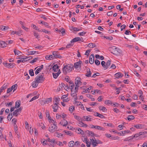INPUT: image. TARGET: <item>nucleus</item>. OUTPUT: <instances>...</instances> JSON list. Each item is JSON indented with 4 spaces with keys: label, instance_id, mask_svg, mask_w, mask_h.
I'll use <instances>...</instances> for the list:
<instances>
[{
    "label": "nucleus",
    "instance_id": "58",
    "mask_svg": "<svg viewBox=\"0 0 147 147\" xmlns=\"http://www.w3.org/2000/svg\"><path fill=\"white\" fill-rule=\"evenodd\" d=\"M6 42L7 45L12 43L13 42V41L12 40H9L8 41H7Z\"/></svg>",
    "mask_w": 147,
    "mask_h": 147
},
{
    "label": "nucleus",
    "instance_id": "38",
    "mask_svg": "<svg viewBox=\"0 0 147 147\" xmlns=\"http://www.w3.org/2000/svg\"><path fill=\"white\" fill-rule=\"evenodd\" d=\"M105 136L107 137L111 138V139H113L114 138L113 137L111 136V134H105Z\"/></svg>",
    "mask_w": 147,
    "mask_h": 147
},
{
    "label": "nucleus",
    "instance_id": "36",
    "mask_svg": "<svg viewBox=\"0 0 147 147\" xmlns=\"http://www.w3.org/2000/svg\"><path fill=\"white\" fill-rule=\"evenodd\" d=\"M121 132L122 134H123V136H124V134L125 133H131V131L129 130L122 131Z\"/></svg>",
    "mask_w": 147,
    "mask_h": 147
},
{
    "label": "nucleus",
    "instance_id": "18",
    "mask_svg": "<svg viewBox=\"0 0 147 147\" xmlns=\"http://www.w3.org/2000/svg\"><path fill=\"white\" fill-rule=\"evenodd\" d=\"M38 84L39 83L37 82L34 80V81L32 82V86L33 88H35L37 86Z\"/></svg>",
    "mask_w": 147,
    "mask_h": 147
},
{
    "label": "nucleus",
    "instance_id": "8",
    "mask_svg": "<svg viewBox=\"0 0 147 147\" xmlns=\"http://www.w3.org/2000/svg\"><path fill=\"white\" fill-rule=\"evenodd\" d=\"M59 68V66L57 65H55L52 67V70L55 72H57L56 74H61V71Z\"/></svg>",
    "mask_w": 147,
    "mask_h": 147
},
{
    "label": "nucleus",
    "instance_id": "32",
    "mask_svg": "<svg viewBox=\"0 0 147 147\" xmlns=\"http://www.w3.org/2000/svg\"><path fill=\"white\" fill-rule=\"evenodd\" d=\"M135 117L134 116L132 115H129L127 117V119L129 121H131V120L134 119Z\"/></svg>",
    "mask_w": 147,
    "mask_h": 147
},
{
    "label": "nucleus",
    "instance_id": "39",
    "mask_svg": "<svg viewBox=\"0 0 147 147\" xmlns=\"http://www.w3.org/2000/svg\"><path fill=\"white\" fill-rule=\"evenodd\" d=\"M99 108L100 110H101L103 111H107V109L105 107H101L100 106L99 107Z\"/></svg>",
    "mask_w": 147,
    "mask_h": 147
},
{
    "label": "nucleus",
    "instance_id": "59",
    "mask_svg": "<svg viewBox=\"0 0 147 147\" xmlns=\"http://www.w3.org/2000/svg\"><path fill=\"white\" fill-rule=\"evenodd\" d=\"M140 135L139 134V133H137L135 134L134 136H132V138H131V139L132 140L133 139V138H137L138 136H139Z\"/></svg>",
    "mask_w": 147,
    "mask_h": 147
},
{
    "label": "nucleus",
    "instance_id": "56",
    "mask_svg": "<svg viewBox=\"0 0 147 147\" xmlns=\"http://www.w3.org/2000/svg\"><path fill=\"white\" fill-rule=\"evenodd\" d=\"M125 34L126 35H129L131 34V32L130 31L127 30L125 31Z\"/></svg>",
    "mask_w": 147,
    "mask_h": 147
},
{
    "label": "nucleus",
    "instance_id": "50",
    "mask_svg": "<svg viewBox=\"0 0 147 147\" xmlns=\"http://www.w3.org/2000/svg\"><path fill=\"white\" fill-rule=\"evenodd\" d=\"M24 59H25L24 58H23V59H22L18 60L17 61V63H19L20 62H25V61L24 60Z\"/></svg>",
    "mask_w": 147,
    "mask_h": 147
},
{
    "label": "nucleus",
    "instance_id": "17",
    "mask_svg": "<svg viewBox=\"0 0 147 147\" xmlns=\"http://www.w3.org/2000/svg\"><path fill=\"white\" fill-rule=\"evenodd\" d=\"M91 116L90 115H89L88 116H84V118L85 120H84L86 121H92V119L90 117H91Z\"/></svg>",
    "mask_w": 147,
    "mask_h": 147
},
{
    "label": "nucleus",
    "instance_id": "13",
    "mask_svg": "<svg viewBox=\"0 0 147 147\" xmlns=\"http://www.w3.org/2000/svg\"><path fill=\"white\" fill-rule=\"evenodd\" d=\"M52 100V98H47L45 100L42 101V102H43V103H42V104L43 105H44L46 104H49V103L51 102Z\"/></svg>",
    "mask_w": 147,
    "mask_h": 147
},
{
    "label": "nucleus",
    "instance_id": "10",
    "mask_svg": "<svg viewBox=\"0 0 147 147\" xmlns=\"http://www.w3.org/2000/svg\"><path fill=\"white\" fill-rule=\"evenodd\" d=\"M4 65L6 67L9 68H11L13 67L15 65V64L14 63H3Z\"/></svg>",
    "mask_w": 147,
    "mask_h": 147
},
{
    "label": "nucleus",
    "instance_id": "21",
    "mask_svg": "<svg viewBox=\"0 0 147 147\" xmlns=\"http://www.w3.org/2000/svg\"><path fill=\"white\" fill-rule=\"evenodd\" d=\"M144 125L142 124L134 125V127L137 129H142L143 128Z\"/></svg>",
    "mask_w": 147,
    "mask_h": 147
},
{
    "label": "nucleus",
    "instance_id": "9",
    "mask_svg": "<svg viewBox=\"0 0 147 147\" xmlns=\"http://www.w3.org/2000/svg\"><path fill=\"white\" fill-rule=\"evenodd\" d=\"M22 109L23 107H21L18 109L16 110L13 113V115L17 117L18 115H20V113L18 112H21Z\"/></svg>",
    "mask_w": 147,
    "mask_h": 147
},
{
    "label": "nucleus",
    "instance_id": "34",
    "mask_svg": "<svg viewBox=\"0 0 147 147\" xmlns=\"http://www.w3.org/2000/svg\"><path fill=\"white\" fill-rule=\"evenodd\" d=\"M69 83L70 84V85L71 86L70 89H73V88L74 87L75 85L73 82L71 81H70L69 82Z\"/></svg>",
    "mask_w": 147,
    "mask_h": 147
},
{
    "label": "nucleus",
    "instance_id": "16",
    "mask_svg": "<svg viewBox=\"0 0 147 147\" xmlns=\"http://www.w3.org/2000/svg\"><path fill=\"white\" fill-rule=\"evenodd\" d=\"M61 125L63 126H65L68 124V122L65 119H63L61 122L59 123Z\"/></svg>",
    "mask_w": 147,
    "mask_h": 147
},
{
    "label": "nucleus",
    "instance_id": "62",
    "mask_svg": "<svg viewBox=\"0 0 147 147\" xmlns=\"http://www.w3.org/2000/svg\"><path fill=\"white\" fill-rule=\"evenodd\" d=\"M106 66H107L108 67L110 66L111 64V61L110 60H108L106 63Z\"/></svg>",
    "mask_w": 147,
    "mask_h": 147
},
{
    "label": "nucleus",
    "instance_id": "5",
    "mask_svg": "<svg viewBox=\"0 0 147 147\" xmlns=\"http://www.w3.org/2000/svg\"><path fill=\"white\" fill-rule=\"evenodd\" d=\"M90 140L92 141V145L94 147L96 146L97 144H102V142L100 140H96L94 137V138H92V139H90Z\"/></svg>",
    "mask_w": 147,
    "mask_h": 147
},
{
    "label": "nucleus",
    "instance_id": "20",
    "mask_svg": "<svg viewBox=\"0 0 147 147\" xmlns=\"http://www.w3.org/2000/svg\"><path fill=\"white\" fill-rule=\"evenodd\" d=\"M6 46V42L3 41H0V47H4Z\"/></svg>",
    "mask_w": 147,
    "mask_h": 147
},
{
    "label": "nucleus",
    "instance_id": "6",
    "mask_svg": "<svg viewBox=\"0 0 147 147\" xmlns=\"http://www.w3.org/2000/svg\"><path fill=\"white\" fill-rule=\"evenodd\" d=\"M81 79L79 77H77L75 80V84L78 88L82 85V82L81 81Z\"/></svg>",
    "mask_w": 147,
    "mask_h": 147
},
{
    "label": "nucleus",
    "instance_id": "55",
    "mask_svg": "<svg viewBox=\"0 0 147 147\" xmlns=\"http://www.w3.org/2000/svg\"><path fill=\"white\" fill-rule=\"evenodd\" d=\"M38 58H35L34 59L30 61V63H34V62L38 60Z\"/></svg>",
    "mask_w": 147,
    "mask_h": 147
},
{
    "label": "nucleus",
    "instance_id": "15",
    "mask_svg": "<svg viewBox=\"0 0 147 147\" xmlns=\"http://www.w3.org/2000/svg\"><path fill=\"white\" fill-rule=\"evenodd\" d=\"M82 40V39H81V38L79 37L75 38L72 39L70 42L72 43L73 42H76L78 41H81L82 42L83 41Z\"/></svg>",
    "mask_w": 147,
    "mask_h": 147
},
{
    "label": "nucleus",
    "instance_id": "61",
    "mask_svg": "<svg viewBox=\"0 0 147 147\" xmlns=\"http://www.w3.org/2000/svg\"><path fill=\"white\" fill-rule=\"evenodd\" d=\"M65 80L67 82H69L70 81V78L69 76H66L65 78Z\"/></svg>",
    "mask_w": 147,
    "mask_h": 147
},
{
    "label": "nucleus",
    "instance_id": "27",
    "mask_svg": "<svg viewBox=\"0 0 147 147\" xmlns=\"http://www.w3.org/2000/svg\"><path fill=\"white\" fill-rule=\"evenodd\" d=\"M92 88V86H90V87L88 88L87 89H84V91H83L82 93V94H84V92H86V93H89V90H90Z\"/></svg>",
    "mask_w": 147,
    "mask_h": 147
},
{
    "label": "nucleus",
    "instance_id": "43",
    "mask_svg": "<svg viewBox=\"0 0 147 147\" xmlns=\"http://www.w3.org/2000/svg\"><path fill=\"white\" fill-rule=\"evenodd\" d=\"M84 139L82 138L83 142L86 143V144H87V143H88V141L87 140V138L86 136H83Z\"/></svg>",
    "mask_w": 147,
    "mask_h": 147
},
{
    "label": "nucleus",
    "instance_id": "46",
    "mask_svg": "<svg viewBox=\"0 0 147 147\" xmlns=\"http://www.w3.org/2000/svg\"><path fill=\"white\" fill-rule=\"evenodd\" d=\"M105 104L112 105L113 103L112 101L109 100H106L105 103Z\"/></svg>",
    "mask_w": 147,
    "mask_h": 147
},
{
    "label": "nucleus",
    "instance_id": "1",
    "mask_svg": "<svg viewBox=\"0 0 147 147\" xmlns=\"http://www.w3.org/2000/svg\"><path fill=\"white\" fill-rule=\"evenodd\" d=\"M74 66L72 64H68L64 65V67L62 69L63 73H64L70 72L74 68Z\"/></svg>",
    "mask_w": 147,
    "mask_h": 147
},
{
    "label": "nucleus",
    "instance_id": "33",
    "mask_svg": "<svg viewBox=\"0 0 147 147\" xmlns=\"http://www.w3.org/2000/svg\"><path fill=\"white\" fill-rule=\"evenodd\" d=\"M12 115H13L12 113H10L9 114V115H8L7 117V118H9V119H8V120H9L10 121L11 120L12 118L13 117V116Z\"/></svg>",
    "mask_w": 147,
    "mask_h": 147
},
{
    "label": "nucleus",
    "instance_id": "51",
    "mask_svg": "<svg viewBox=\"0 0 147 147\" xmlns=\"http://www.w3.org/2000/svg\"><path fill=\"white\" fill-rule=\"evenodd\" d=\"M75 107L74 106H71L69 108V110L70 112H72L74 109Z\"/></svg>",
    "mask_w": 147,
    "mask_h": 147
},
{
    "label": "nucleus",
    "instance_id": "57",
    "mask_svg": "<svg viewBox=\"0 0 147 147\" xmlns=\"http://www.w3.org/2000/svg\"><path fill=\"white\" fill-rule=\"evenodd\" d=\"M60 100V99L59 98H56L55 99V101L56 102V103L57 104H59V101Z\"/></svg>",
    "mask_w": 147,
    "mask_h": 147
},
{
    "label": "nucleus",
    "instance_id": "7",
    "mask_svg": "<svg viewBox=\"0 0 147 147\" xmlns=\"http://www.w3.org/2000/svg\"><path fill=\"white\" fill-rule=\"evenodd\" d=\"M57 127L54 124H51L50 127H49V130L51 132L53 133L57 130Z\"/></svg>",
    "mask_w": 147,
    "mask_h": 147
},
{
    "label": "nucleus",
    "instance_id": "19",
    "mask_svg": "<svg viewBox=\"0 0 147 147\" xmlns=\"http://www.w3.org/2000/svg\"><path fill=\"white\" fill-rule=\"evenodd\" d=\"M21 101L20 100H18L16 102L15 108L16 109L18 108L20 106Z\"/></svg>",
    "mask_w": 147,
    "mask_h": 147
},
{
    "label": "nucleus",
    "instance_id": "49",
    "mask_svg": "<svg viewBox=\"0 0 147 147\" xmlns=\"http://www.w3.org/2000/svg\"><path fill=\"white\" fill-rule=\"evenodd\" d=\"M62 57L60 55V54L57 53V55L55 56L54 58H61Z\"/></svg>",
    "mask_w": 147,
    "mask_h": 147
},
{
    "label": "nucleus",
    "instance_id": "37",
    "mask_svg": "<svg viewBox=\"0 0 147 147\" xmlns=\"http://www.w3.org/2000/svg\"><path fill=\"white\" fill-rule=\"evenodd\" d=\"M74 118L76 119L79 122H80L81 121H82V119L79 116L75 115L74 116Z\"/></svg>",
    "mask_w": 147,
    "mask_h": 147
},
{
    "label": "nucleus",
    "instance_id": "28",
    "mask_svg": "<svg viewBox=\"0 0 147 147\" xmlns=\"http://www.w3.org/2000/svg\"><path fill=\"white\" fill-rule=\"evenodd\" d=\"M85 132L87 134H88L89 136H93L94 133L92 131L88 130H86L85 131Z\"/></svg>",
    "mask_w": 147,
    "mask_h": 147
},
{
    "label": "nucleus",
    "instance_id": "26",
    "mask_svg": "<svg viewBox=\"0 0 147 147\" xmlns=\"http://www.w3.org/2000/svg\"><path fill=\"white\" fill-rule=\"evenodd\" d=\"M94 127H95L96 129H97L100 130L104 131L105 129V128L103 127L95 125L94 126Z\"/></svg>",
    "mask_w": 147,
    "mask_h": 147
},
{
    "label": "nucleus",
    "instance_id": "35",
    "mask_svg": "<svg viewBox=\"0 0 147 147\" xmlns=\"http://www.w3.org/2000/svg\"><path fill=\"white\" fill-rule=\"evenodd\" d=\"M115 77L118 78L122 77L123 76V74H115Z\"/></svg>",
    "mask_w": 147,
    "mask_h": 147
},
{
    "label": "nucleus",
    "instance_id": "60",
    "mask_svg": "<svg viewBox=\"0 0 147 147\" xmlns=\"http://www.w3.org/2000/svg\"><path fill=\"white\" fill-rule=\"evenodd\" d=\"M95 63L97 65H98L100 64V61L96 59L95 60Z\"/></svg>",
    "mask_w": 147,
    "mask_h": 147
},
{
    "label": "nucleus",
    "instance_id": "12",
    "mask_svg": "<svg viewBox=\"0 0 147 147\" xmlns=\"http://www.w3.org/2000/svg\"><path fill=\"white\" fill-rule=\"evenodd\" d=\"M94 55L92 54L90 56L89 59V63L91 64H92L94 63Z\"/></svg>",
    "mask_w": 147,
    "mask_h": 147
},
{
    "label": "nucleus",
    "instance_id": "3",
    "mask_svg": "<svg viewBox=\"0 0 147 147\" xmlns=\"http://www.w3.org/2000/svg\"><path fill=\"white\" fill-rule=\"evenodd\" d=\"M45 79V78L44 77L43 75L38 74L35 78L34 80L39 83L42 82L44 81Z\"/></svg>",
    "mask_w": 147,
    "mask_h": 147
},
{
    "label": "nucleus",
    "instance_id": "4",
    "mask_svg": "<svg viewBox=\"0 0 147 147\" xmlns=\"http://www.w3.org/2000/svg\"><path fill=\"white\" fill-rule=\"evenodd\" d=\"M82 63V61H80L74 63V67L75 69L77 70H79L81 69V65Z\"/></svg>",
    "mask_w": 147,
    "mask_h": 147
},
{
    "label": "nucleus",
    "instance_id": "48",
    "mask_svg": "<svg viewBox=\"0 0 147 147\" xmlns=\"http://www.w3.org/2000/svg\"><path fill=\"white\" fill-rule=\"evenodd\" d=\"M104 37L109 40H112L113 39V37L112 36L110 37L104 36Z\"/></svg>",
    "mask_w": 147,
    "mask_h": 147
},
{
    "label": "nucleus",
    "instance_id": "42",
    "mask_svg": "<svg viewBox=\"0 0 147 147\" xmlns=\"http://www.w3.org/2000/svg\"><path fill=\"white\" fill-rule=\"evenodd\" d=\"M17 88V84H14V85H13L11 87V88L12 89V90H13V91L16 90V88Z\"/></svg>",
    "mask_w": 147,
    "mask_h": 147
},
{
    "label": "nucleus",
    "instance_id": "44",
    "mask_svg": "<svg viewBox=\"0 0 147 147\" xmlns=\"http://www.w3.org/2000/svg\"><path fill=\"white\" fill-rule=\"evenodd\" d=\"M36 51H31L28 52V55H32L35 54Z\"/></svg>",
    "mask_w": 147,
    "mask_h": 147
},
{
    "label": "nucleus",
    "instance_id": "23",
    "mask_svg": "<svg viewBox=\"0 0 147 147\" xmlns=\"http://www.w3.org/2000/svg\"><path fill=\"white\" fill-rule=\"evenodd\" d=\"M55 30L57 31L58 33L61 32V34H62L65 32V30L63 28H62L61 30L57 28L55 29Z\"/></svg>",
    "mask_w": 147,
    "mask_h": 147
},
{
    "label": "nucleus",
    "instance_id": "64",
    "mask_svg": "<svg viewBox=\"0 0 147 147\" xmlns=\"http://www.w3.org/2000/svg\"><path fill=\"white\" fill-rule=\"evenodd\" d=\"M126 27V25L125 24L122 25L121 26V31H122L123 29H125Z\"/></svg>",
    "mask_w": 147,
    "mask_h": 147
},
{
    "label": "nucleus",
    "instance_id": "31",
    "mask_svg": "<svg viewBox=\"0 0 147 147\" xmlns=\"http://www.w3.org/2000/svg\"><path fill=\"white\" fill-rule=\"evenodd\" d=\"M14 52L15 55H19L22 54V53L19 50L17 51L16 49H15L14 50Z\"/></svg>",
    "mask_w": 147,
    "mask_h": 147
},
{
    "label": "nucleus",
    "instance_id": "14",
    "mask_svg": "<svg viewBox=\"0 0 147 147\" xmlns=\"http://www.w3.org/2000/svg\"><path fill=\"white\" fill-rule=\"evenodd\" d=\"M58 104L55 103L52 106V108L53 109V111L54 112H56L57 110L58 109L59 106Z\"/></svg>",
    "mask_w": 147,
    "mask_h": 147
},
{
    "label": "nucleus",
    "instance_id": "41",
    "mask_svg": "<svg viewBox=\"0 0 147 147\" xmlns=\"http://www.w3.org/2000/svg\"><path fill=\"white\" fill-rule=\"evenodd\" d=\"M64 132L65 134H67V135H69L70 136H71L72 135V133L70 131L65 130L64 131Z\"/></svg>",
    "mask_w": 147,
    "mask_h": 147
},
{
    "label": "nucleus",
    "instance_id": "30",
    "mask_svg": "<svg viewBox=\"0 0 147 147\" xmlns=\"http://www.w3.org/2000/svg\"><path fill=\"white\" fill-rule=\"evenodd\" d=\"M96 46V45L95 44L92 43H89L88 45V47H90L91 48H93Z\"/></svg>",
    "mask_w": 147,
    "mask_h": 147
},
{
    "label": "nucleus",
    "instance_id": "2",
    "mask_svg": "<svg viewBox=\"0 0 147 147\" xmlns=\"http://www.w3.org/2000/svg\"><path fill=\"white\" fill-rule=\"evenodd\" d=\"M109 50L111 53L115 55H119L121 51L119 49L113 46L109 48Z\"/></svg>",
    "mask_w": 147,
    "mask_h": 147
},
{
    "label": "nucleus",
    "instance_id": "47",
    "mask_svg": "<svg viewBox=\"0 0 147 147\" xmlns=\"http://www.w3.org/2000/svg\"><path fill=\"white\" fill-rule=\"evenodd\" d=\"M38 98V96H34L33 97L32 99H31L30 100L29 102H32V101Z\"/></svg>",
    "mask_w": 147,
    "mask_h": 147
},
{
    "label": "nucleus",
    "instance_id": "40",
    "mask_svg": "<svg viewBox=\"0 0 147 147\" xmlns=\"http://www.w3.org/2000/svg\"><path fill=\"white\" fill-rule=\"evenodd\" d=\"M78 130L79 131V132L78 133V134H84V131L83 130H82L80 128H78Z\"/></svg>",
    "mask_w": 147,
    "mask_h": 147
},
{
    "label": "nucleus",
    "instance_id": "25",
    "mask_svg": "<svg viewBox=\"0 0 147 147\" xmlns=\"http://www.w3.org/2000/svg\"><path fill=\"white\" fill-rule=\"evenodd\" d=\"M40 21V23L44 25L46 27H47L49 28H50L51 27L49 26V24L47 23L46 22H43L42 21Z\"/></svg>",
    "mask_w": 147,
    "mask_h": 147
},
{
    "label": "nucleus",
    "instance_id": "52",
    "mask_svg": "<svg viewBox=\"0 0 147 147\" xmlns=\"http://www.w3.org/2000/svg\"><path fill=\"white\" fill-rule=\"evenodd\" d=\"M14 131L16 134L18 133L17 131L18 130V128L16 125H14Z\"/></svg>",
    "mask_w": 147,
    "mask_h": 147
},
{
    "label": "nucleus",
    "instance_id": "24",
    "mask_svg": "<svg viewBox=\"0 0 147 147\" xmlns=\"http://www.w3.org/2000/svg\"><path fill=\"white\" fill-rule=\"evenodd\" d=\"M7 87L8 85H7V84H5L0 88V90L3 92V90H4L5 89H6L7 88Z\"/></svg>",
    "mask_w": 147,
    "mask_h": 147
},
{
    "label": "nucleus",
    "instance_id": "63",
    "mask_svg": "<svg viewBox=\"0 0 147 147\" xmlns=\"http://www.w3.org/2000/svg\"><path fill=\"white\" fill-rule=\"evenodd\" d=\"M56 136L58 137H59L60 136H63V135L61 133H56Z\"/></svg>",
    "mask_w": 147,
    "mask_h": 147
},
{
    "label": "nucleus",
    "instance_id": "11",
    "mask_svg": "<svg viewBox=\"0 0 147 147\" xmlns=\"http://www.w3.org/2000/svg\"><path fill=\"white\" fill-rule=\"evenodd\" d=\"M43 68V65H41L36 67L35 68L34 70L36 69L35 74H38L40 71H41L42 69Z\"/></svg>",
    "mask_w": 147,
    "mask_h": 147
},
{
    "label": "nucleus",
    "instance_id": "29",
    "mask_svg": "<svg viewBox=\"0 0 147 147\" xmlns=\"http://www.w3.org/2000/svg\"><path fill=\"white\" fill-rule=\"evenodd\" d=\"M74 142L73 141H71L69 143V147H74Z\"/></svg>",
    "mask_w": 147,
    "mask_h": 147
},
{
    "label": "nucleus",
    "instance_id": "53",
    "mask_svg": "<svg viewBox=\"0 0 147 147\" xmlns=\"http://www.w3.org/2000/svg\"><path fill=\"white\" fill-rule=\"evenodd\" d=\"M71 96H75V95H74V94H76V92L73 90V89H71Z\"/></svg>",
    "mask_w": 147,
    "mask_h": 147
},
{
    "label": "nucleus",
    "instance_id": "45",
    "mask_svg": "<svg viewBox=\"0 0 147 147\" xmlns=\"http://www.w3.org/2000/svg\"><path fill=\"white\" fill-rule=\"evenodd\" d=\"M11 34H16L19 35L21 34V32L19 31H13L11 32Z\"/></svg>",
    "mask_w": 147,
    "mask_h": 147
},
{
    "label": "nucleus",
    "instance_id": "22",
    "mask_svg": "<svg viewBox=\"0 0 147 147\" xmlns=\"http://www.w3.org/2000/svg\"><path fill=\"white\" fill-rule=\"evenodd\" d=\"M65 86V84L63 83H61V84H59V87L57 88V90L58 91H59L63 87H64Z\"/></svg>",
    "mask_w": 147,
    "mask_h": 147
},
{
    "label": "nucleus",
    "instance_id": "54",
    "mask_svg": "<svg viewBox=\"0 0 147 147\" xmlns=\"http://www.w3.org/2000/svg\"><path fill=\"white\" fill-rule=\"evenodd\" d=\"M71 29L73 31H78L80 30V29H79L77 28L74 27L73 26H72Z\"/></svg>",
    "mask_w": 147,
    "mask_h": 147
}]
</instances>
